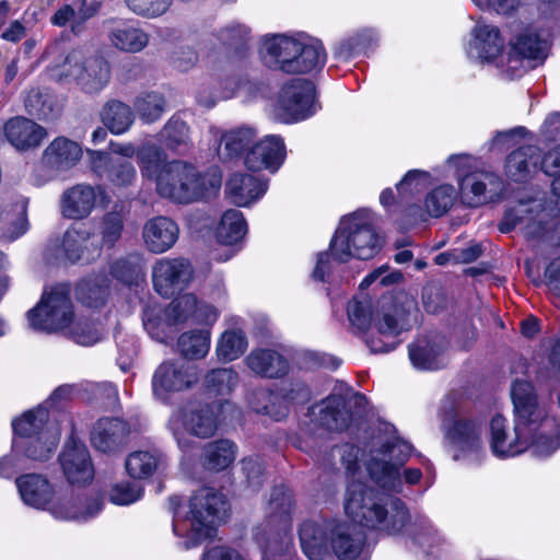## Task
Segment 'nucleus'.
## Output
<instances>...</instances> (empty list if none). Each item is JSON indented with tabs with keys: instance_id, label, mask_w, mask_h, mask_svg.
Returning a JSON list of instances; mask_svg holds the SVG:
<instances>
[{
	"instance_id": "41",
	"label": "nucleus",
	"mask_w": 560,
	"mask_h": 560,
	"mask_svg": "<svg viewBox=\"0 0 560 560\" xmlns=\"http://www.w3.org/2000/svg\"><path fill=\"white\" fill-rule=\"evenodd\" d=\"M410 522V513L406 503L396 497L387 498L386 512L381 513L380 523L373 529L386 533L387 535L399 534Z\"/></svg>"
},
{
	"instance_id": "6",
	"label": "nucleus",
	"mask_w": 560,
	"mask_h": 560,
	"mask_svg": "<svg viewBox=\"0 0 560 560\" xmlns=\"http://www.w3.org/2000/svg\"><path fill=\"white\" fill-rule=\"evenodd\" d=\"M221 179H207L195 165L182 160L168 162L162 172L156 187L158 194L178 203H190L203 198L208 186L220 187Z\"/></svg>"
},
{
	"instance_id": "22",
	"label": "nucleus",
	"mask_w": 560,
	"mask_h": 560,
	"mask_svg": "<svg viewBox=\"0 0 560 560\" xmlns=\"http://www.w3.org/2000/svg\"><path fill=\"white\" fill-rule=\"evenodd\" d=\"M3 135L18 151H28L37 149L47 138L48 132L34 120L16 116L3 125Z\"/></svg>"
},
{
	"instance_id": "58",
	"label": "nucleus",
	"mask_w": 560,
	"mask_h": 560,
	"mask_svg": "<svg viewBox=\"0 0 560 560\" xmlns=\"http://www.w3.org/2000/svg\"><path fill=\"white\" fill-rule=\"evenodd\" d=\"M456 191L451 185H441L428 194L424 205L431 217L444 215L454 205Z\"/></svg>"
},
{
	"instance_id": "34",
	"label": "nucleus",
	"mask_w": 560,
	"mask_h": 560,
	"mask_svg": "<svg viewBox=\"0 0 560 560\" xmlns=\"http://www.w3.org/2000/svg\"><path fill=\"white\" fill-rule=\"evenodd\" d=\"M504 40L497 26L478 24L472 30V39L469 43V51L476 52V57L482 61L495 59L503 50Z\"/></svg>"
},
{
	"instance_id": "64",
	"label": "nucleus",
	"mask_w": 560,
	"mask_h": 560,
	"mask_svg": "<svg viewBox=\"0 0 560 560\" xmlns=\"http://www.w3.org/2000/svg\"><path fill=\"white\" fill-rule=\"evenodd\" d=\"M103 506L98 498H93L86 505L85 511H79L74 506H66L61 503L54 504L50 509L51 514L60 520H88L95 516Z\"/></svg>"
},
{
	"instance_id": "45",
	"label": "nucleus",
	"mask_w": 560,
	"mask_h": 560,
	"mask_svg": "<svg viewBox=\"0 0 560 560\" xmlns=\"http://www.w3.org/2000/svg\"><path fill=\"white\" fill-rule=\"evenodd\" d=\"M160 135L164 147L175 153L184 154L191 148L189 127L177 117L170 118Z\"/></svg>"
},
{
	"instance_id": "16",
	"label": "nucleus",
	"mask_w": 560,
	"mask_h": 560,
	"mask_svg": "<svg viewBox=\"0 0 560 560\" xmlns=\"http://www.w3.org/2000/svg\"><path fill=\"white\" fill-rule=\"evenodd\" d=\"M485 423V418L479 416H459L446 429L445 438L460 452H478L482 445L481 435Z\"/></svg>"
},
{
	"instance_id": "62",
	"label": "nucleus",
	"mask_w": 560,
	"mask_h": 560,
	"mask_svg": "<svg viewBox=\"0 0 560 560\" xmlns=\"http://www.w3.org/2000/svg\"><path fill=\"white\" fill-rule=\"evenodd\" d=\"M412 540L422 549L439 546L442 541L438 530L424 516H418L412 525Z\"/></svg>"
},
{
	"instance_id": "31",
	"label": "nucleus",
	"mask_w": 560,
	"mask_h": 560,
	"mask_svg": "<svg viewBox=\"0 0 560 560\" xmlns=\"http://www.w3.org/2000/svg\"><path fill=\"white\" fill-rule=\"evenodd\" d=\"M267 182L250 174L235 173L226 182L225 192L231 201L245 207L265 195Z\"/></svg>"
},
{
	"instance_id": "40",
	"label": "nucleus",
	"mask_w": 560,
	"mask_h": 560,
	"mask_svg": "<svg viewBox=\"0 0 560 560\" xmlns=\"http://www.w3.org/2000/svg\"><path fill=\"white\" fill-rule=\"evenodd\" d=\"M294 506L293 491L284 485L275 486L268 501V521L287 527L291 523Z\"/></svg>"
},
{
	"instance_id": "26",
	"label": "nucleus",
	"mask_w": 560,
	"mask_h": 560,
	"mask_svg": "<svg viewBox=\"0 0 560 560\" xmlns=\"http://www.w3.org/2000/svg\"><path fill=\"white\" fill-rule=\"evenodd\" d=\"M335 521L305 520L299 527V538L303 552L310 560H320L328 549V535Z\"/></svg>"
},
{
	"instance_id": "15",
	"label": "nucleus",
	"mask_w": 560,
	"mask_h": 560,
	"mask_svg": "<svg viewBox=\"0 0 560 560\" xmlns=\"http://www.w3.org/2000/svg\"><path fill=\"white\" fill-rule=\"evenodd\" d=\"M502 189L500 177L492 173H470L459 182L462 201L470 208L492 200Z\"/></svg>"
},
{
	"instance_id": "35",
	"label": "nucleus",
	"mask_w": 560,
	"mask_h": 560,
	"mask_svg": "<svg viewBox=\"0 0 560 560\" xmlns=\"http://www.w3.org/2000/svg\"><path fill=\"white\" fill-rule=\"evenodd\" d=\"M549 43L540 34L526 31L517 36L509 52L508 62H518L521 59L528 61H544L547 58Z\"/></svg>"
},
{
	"instance_id": "51",
	"label": "nucleus",
	"mask_w": 560,
	"mask_h": 560,
	"mask_svg": "<svg viewBox=\"0 0 560 560\" xmlns=\"http://www.w3.org/2000/svg\"><path fill=\"white\" fill-rule=\"evenodd\" d=\"M110 275L126 285H137L144 277L142 260L138 255L117 259L110 266Z\"/></svg>"
},
{
	"instance_id": "55",
	"label": "nucleus",
	"mask_w": 560,
	"mask_h": 560,
	"mask_svg": "<svg viewBox=\"0 0 560 560\" xmlns=\"http://www.w3.org/2000/svg\"><path fill=\"white\" fill-rule=\"evenodd\" d=\"M67 335L78 345L92 346L103 338V328L91 319L78 318L68 325Z\"/></svg>"
},
{
	"instance_id": "57",
	"label": "nucleus",
	"mask_w": 560,
	"mask_h": 560,
	"mask_svg": "<svg viewBox=\"0 0 560 560\" xmlns=\"http://www.w3.org/2000/svg\"><path fill=\"white\" fill-rule=\"evenodd\" d=\"M429 174L423 171H409L397 184L398 202L409 205L410 200L420 195L428 185Z\"/></svg>"
},
{
	"instance_id": "23",
	"label": "nucleus",
	"mask_w": 560,
	"mask_h": 560,
	"mask_svg": "<svg viewBox=\"0 0 560 560\" xmlns=\"http://www.w3.org/2000/svg\"><path fill=\"white\" fill-rule=\"evenodd\" d=\"M446 345L445 337L440 334L421 336L408 347L410 361L419 370H439L445 365Z\"/></svg>"
},
{
	"instance_id": "2",
	"label": "nucleus",
	"mask_w": 560,
	"mask_h": 560,
	"mask_svg": "<svg viewBox=\"0 0 560 560\" xmlns=\"http://www.w3.org/2000/svg\"><path fill=\"white\" fill-rule=\"evenodd\" d=\"M229 511L225 495L209 487L198 489L189 500V512L183 521H174L173 530L177 536L186 535L190 544L197 546L211 537Z\"/></svg>"
},
{
	"instance_id": "21",
	"label": "nucleus",
	"mask_w": 560,
	"mask_h": 560,
	"mask_svg": "<svg viewBox=\"0 0 560 560\" xmlns=\"http://www.w3.org/2000/svg\"><path fill=\"white\" fill-rule=\"evenodd\" d=\"M81 158L82 149L78 142L57 137L43 151L42 164L55 176L74 167Z\"/></svg>"
},
{
	"instance_id": "61",
	"label": "nucleus",
	"mask_w": 560,
	"mask_h": 560,
	"mask_svg": "<svg viewBox=\"0 0 560 560\" xmlns=\"http://www.w3.org/2000/svg\"><path fill=\"white\" fill-rule=\"evenodd\" d=\"M196 295L183 294L174 299L165 310V316L171 325L184 324L190 318L194 319L196 311Z\"/></svg>"
},
{
	"instance_id": "30",
	"label": "nucleus",
	"mask_w": 560,
	"mask_h": 560,
	"mask_svg": "<svg viewBox=\"0 0 560 560\" xmlns=\"http://www.w3.org/2000/svg\"><path fill=\"white\" fill-rule=\"evenodd\" d=\"M247 368L264 378H281L288 374L289 361L280 352L269 348H258L245 358Z\"/></svg>"
},
{
	"instance_id": "42",
	"label": "nucleus",
	"mask_w": 560,
	"mask_h": 560,
	"mask_svg": "<svg viewBox=\"0 0 560 560\" xmlns=\"http://www.w3.org/2000/svg\"><path fill=\"white\" fill-rule=\"evenodd\" d=\"M127 211L125 205L115 203L110 211L106 212L100 222L98 233L101 241L97 240L100 246L112 248L121 237Z\"/></svg>"
},
{
	"instance_id": "53",
	"label": "nucleus",
	"mask_w": 560,
	"mask_h": 560,
	"mask_svg": "<svg viewBox=\"0 0 560 560\" xmlns=\"http://www.w3.org/2000/svg\"><path fill=\"white\" fill-rule=\"evenodd\" d=\"M77 298L90 307L102 306L108 295V285L105 278H90L82 280L75 289Z\"/></svg>"
},
{
	"instance_id": "33",
	"label": "nucleus",
	"mask_w": 560,
	"mask_h": 560,
	"mask_svg": "<svg viewBox=\"0 0 560 560\" xmlns=\"http://www.w3.org/2000/svg\"><path fill=\"white\" fill-rule=\"evenodd\" d=\"M542 155L538 147L524 145L510 153L505 161L508 177L517 183H523L541 166Z\"/></svg>"
},
{
	"instance_id": "8",
	"label": "nucleus",
	"mask_w": 560,
	"mask_h": 560,
	"mask_svg": "<svg viewBox=\"0 0 560 560\" xmlns=\"http://www.w3.org/2000/svg\"><path fill=\"white\" fill-rule=\"evenodd\" d=\"M72 317L71 300L65 291L58 289L43 295L40 302L27 312L30 326L46 332L66 329Z\"/></svg>"
},
{
	"instance_id": "60",
	"label": "nucleus",
	"mask_w": 560,
	"mask_h": 560,
	"mask_svg": "<svg viewBox=\"0 0 560 560\" xmlns=\"http://www.w3.org/2000/svg\"><path fill=\"white\" fill-rule=\"evenodd\" d=\"M348 318L351 325L360 331L366 330L372 323V300L363 294L354 296L348 303Z\"/></svg>"
},
{
	"instance_id": "25",
	"label": "nucleus",
	"mask_w": 560,
	"mask_h": 560,
	"mask_svg": "<svg viewBox=\"0 0 560 560\" xmlns=\"http://www.w3.org/2000/svg\"><path fill=\"white\" fill-rule=\"evenodd\" d=\"M366 542L364 532L355 525L334 522L329 545L339 560H354Z\"/></svg>"
},
{
	"instance_id": "49",
	"label": "nucleus",
	"mask_w": 560,
	"mask_h": 560,
	"mask_svg": "<svg viewBox=\"0 0 560 560\" xmlns=\"http://www.w3.org/2000/svg\"><path fill=\"white\" fill-rule=\"evenodd\" d=\"M179 352L189 360H198L207 355L210 349V330L201 328L184 332L177 342Z\"/></svg>"
},
{
	"instance_id": "37",
	"label": "nucleus",
	"mask_w": 560,
	"mask_h": 560,
	"mask_svg": "<svg viewBox=\"0 0 560 560\" xmlns=\"http://www.w3.org/2000/svg\"><path fill=\"white\" fill-rule=\"evenodd\" d=\"M248 405L256 413L267 416L273 421H281L289 415V405L279 392L255 389L248 397Z\"/></svg>"
},
{
	"instance_id": "27",
	"label": "nucleus",
	"mask_w": 560,
	"mask_h": 560,
	"mask_svg": "<svg viewBox=\"0 0 560 560\" xmlns=\"http://www.w3.org/2000/svg\"><path fill=\"white\" fill-rule=\"evenodd\" d=\"M300 40L284 35H272L266 38L262 47L265 63L270 69L294 74L288 63H295L299 56Z\"/></svg>"
},
{
	"instance_id": "52",
	"label": "nucleus",
	"mask_w": 560,
	"mask_h": 560,
	"mask_svg": "<svg viewBox=\"0 0 560 560\" xmlns=\"http://www.w3.org/2000/svg\"><path fill=\"white\" fill-rule=\"evenodd\" d=\"M256 133L254 129L241 127L229 130L221 136V145L230 159L237 158L254 143Z\"/></svg>"
},
{
	"instance_id": "36",
	"label": "nucleus",
	"mask_w": 560,
	"mask_h": 560,
	"mask_svg": "<svg viewBox=\"0 0 560 560\" xmlns=\"http://www.w3.org/2000/svg\"><path fill=\"white\" fill-rule=\"evenodd\" d=\"M237 445L229 439H219L208 442L202 447L201 465L209 471H222L235 460Z\"/></svg>"
},
{
	"instance_id": "3",
	"label": "nucleus",
	"mask_w": 560,
	"mask_h": 560,
	"mask_svg": "<svg viewBox=\"0 0 560 560\" xmlns=\"http://www.w3.org/2000/svg\"><path fill=\"white\" fill-rule=\"evenodd\" d=\"M236 412L235 405L230 400L211 404L190 402L178 415L170 419L168 428L178 447L188 451L192 446V441L186 433L199 439L211 438L217 432L219 424L228 417H234Z\"/></svg>"
},
{
	"instance_id": "14",
	"label": "nucleus",
	"mask_w": 560,
	"mask_h": 560,
	"mask_svg": "<svg viewBox=\"0 0 560 560\" xmlns=\"http://www.w3.org/2000/svg\"><path fill=\"white\" fill-rule=\"evenodd\" d=\"M314 421L328 431H343L352 422L351 397L330 394L312 409Z\"/></svg>"
},
{
	"instance_id": "9",
	"label": "nucleus",
	"mask_w": 560,
	"mask_h": 560,
	"mask_svg": "<svg viewBox=\"0 0 560 560\" xmlns=\"http://www.w3.org/2000/svg\"><path fill=\"white\" fill-rule=\"evenodd\" d=\"M387 498L363 482L352 481L347 487L345 511L353 522L372 528L386 512Z\"/></svg>"
},
{
	"instance_id": "24",
	"label": "nucleus",
	"mask_w": 560,
	"mask_h": 560,
	"mask_svg": "<svg viewBox=\"0 0 560 560\" xmlns=\"http://www.w3.org/2000/svg\"><path fill=\"white\" fill-rule=\"evenodd\" d=\"M178 236V224L173 219L164 215L149 219L142 229L144 245L153 254H163L171 249L177 242Z\"/></svg>"
},
{
	"instance_id": "46",
	"label": "nucleus",
	"mask_w": 560,
	"mask_h": 560,
	"mask_svg": "<svg viewBox=\"0 0 560 560\" xmlns=\"http://www.w3.org/2000/svg\"><path fill=\"white\" fill-rule=\"evenodd\" d=\"M366 468L371 479L382 489L390 492H400L402 490L399 467L396 465L382 459L371 458Z\"/></svg>"
},
{
	"instance_id": "56",
	"label": "nucleus",
	"mask_w": 560,
	"mask_h": 560,
	"mask_svg": "<svg viewBox=\"0 0 560 560\" xmlns=\"http://www.w3.org/2000/svg\"><path fill=\"white\" fill-rule=\"evenodd\" d=\"M247 348V339L241 330H228L222 334L218 346L219 360L230 362L240 358Z\"/></svg>"
},
{
	"instance_id": "11",
	"label": "nucleus",
	"mask_w": 560,
	"mask_h": 560,
	"mask_svg": "<svg viewBox=\"0 0 560 560\" xmlns=\"http://www.w3.org/2000/svg\"><path fill=\"white\" fill-rule=\"evenodd\" d=\"M65 74L73 78L85 93L103 90L110 78L108 62L101 56L84 57L81 50H72L66 57Z\"/></svg>"
},
{
	"instance_id": "39",
	"label": "nucleus",
	"mask_w": 560,
	"mask_h": 560,
	"mask_svg": "<svg viewBox=\"0 0 560 560\" xmlns=\"http://www.w3.org/2000/svg\"><path fill=\"white\" fill-rule=\"evenodd\" d=\"M108 38L115 48L127 52H139L149 43L148 34L128 22H119L113 26Z\"/></svg>"
},
{
	"instance_id": "1",
	"label": "nucleus",
	"mask_w": 560,
	"mask_h": 560,
	"mask_svg": "<svg viewBox=\"0 0 560 560\" xmlns=\"http://www.w3.org/2000/svg\"><path fill=\"white\" fill-rule=\"evenodd\" d=\"M514 409V434L506 432V419H491V450L498 457L515 456L532 447L537 457H548L560 447V420L548 417L538 404L534 385L516 380L511 387Z\"/></svg>"
},
{
	"instance_id": "7",
	"label": "nucleus",
	"mask_w": 560,
	"mask_h": 560,
	"mask_svg": "<svg viewBox=\"0 0 560 560\" xmlns=\"http://www.w3.org/2000/svg\"><path fill=\"white\" fill-rule=\"evenodd\" d=\"M417 304L412 299L383 298L380 313L374 327L380 337H369L366 345L373 353H386L394 350L402 331L412 328V318L417 313Z\"/></svg>"
},
{
	"instance_id": "63",
	"label": "nucleus",
	"mask_w": 560,
	"mask_h": 560,
	"mask_svg": "<svg viewBox=\"0 0 560 560\" xmlns=\"http://www.w3.org/2000/svg\"><path fill=\"white\" fill-rule=\"evenodd\" d=\"M372 38L369 34H355L341 40L334 50L335 58L339 60H349L357 55L365 52L371 47Z\"/></svg>"
},
{
	"instance_id": "44",
	"label": "nucleus",
	"mask_w": 560,
	"mask_h": 560,
	"mask_svg": "<svg viewBox=\"0 0 560 560\" xmlns=\"http://www.w3.org/2000/svg\"><path fill=\"white\" fill-rule=\"evenodd\" d=\"M28 230L26 205H15L10 210L0 211V238L13 242Z\"/></svg>"
},
{
	"instance_id": "28",
	"label": "nucleus",
	"mask_w": 560,
	"mask_h": 560,
	"mask_svg": "<svg viewBox=\"0 0 560 560\" xmlns=\"http://www.w3.org/2000/svg\"><path fill=\"white\" fill-rule=\"evenodd\" d=\"M195 382L184 364L165 361L155 370L152 378L153 393L163 398L167 393L189 388Z\"/></svg>"
},
{
	"instance_id": "4",
	"label": "nucleus",
	"mask_w": 560,
	"mask_h": 560,
	"mask_svg": "<svg viewBox=\"0 0 560 560\" xmlns=\"http://www.w3.org/2000/svg\"><path fill=\"white\" fill-rule=\"evenodd\" d=\"M382 247V237L375 231L370 214L358 211L343 217L330 241L329 252L338 262L350 258H373Z\"/></svg>"
},
{
	"instance_id": "59",
	"label": "nucleus",
	"mask_w": 560,
	"mask_h": 560,
	"mask_svg": "<svg viewBox=\"0 0 560 560\" xmlns=\"http://www.w3.org/2000/svg\"><path fill=\"white\" fill-rule=\"evenodd\" d=\"M135 107L144 122H154L165 112V97L158 92H150L137 97Z\"/></svg>"
},
{
	"instance_id": "32",
	"label": "nucleus",
	"mask_w": 560,
	"mask_h": 560,
	"mask_svg": "<svg viewBox=\"0 0 560 560\" xmlns=\"http://www.w3.org/2000/svg\"><path fill=\"white\" fill-rule=\"evenodd\" d=\"M23 502L36 509H44L54 497V489L47 478L39 474H25L15 479Z\"/></svg>"
},
{
	"instance_id": "43",
	"label": "nucleus",
	"mask_w": 560,
	"mask_h": 560,
	"mask_svg": "<svg viewBox=\"0 0 560 560\" xmlns=\"http://www.w3.org/2000/svg\"><path fill=\"white\" fill-rule=\"evenodd\" d=\"M104 126L115 135L126 132L135 120L131 107L120 101H108L101 112Z\"/></svg>"
},
{
	"instance_id": "50",
	"label": "nucleus",
	"mask_w": 560,
	"mask_h": 560,
	"mask_svg": "<svg viewBox=\"0 0 560 560\" xmlns=\"http://www.w3.org/2000/svg\"><path fill=\"white\" fill-rule=\"evenodd\" d=\"M299 48L295 63H288V68L294 70V73H306L325 65L326 52L320 42L314 40L310 44L300 42Z\"/></svg>"
},
{
	"instance_id": "48",
	"label": "nucleus",
	"mask_w": 560,
	"mask_h": 560,
	"mask_svg": "<svg viewBox=\"0 0 560 560\" xmlns=\"http://www.w3.org/2000/svg\"><path fill=\"white\" fill-rule=\"evenodd\" d=\"M161 454L156 451H136L125 462L128 475L133 479H147L158 469Z\"/></svg>"
},
{
	"instance_id": "18",
	"label": "nucleus",
	"mask_w": 560,
	"mask_h": 560,
	"mask_svg": "<svg viewBox=\"0 0 560 560\" xmlns=\"http://www.w3.org/2000/svg\"><path fill=\"white\" fill-rule=\"evenodd\" d=\"M59 460L70 483H86L93 479L94 470L84 443L70 439L59 455Z\"/></svg>"
},
{
	"instance_id": "10",
	"label": "nucleus",
	"mask_w": 560,
	"mask_h": 560,
	"mask_svg": "<svg viewBox=\"0 0 560 560\" xmlns=\"http://www.w3.org/2000/svg\"><path fill=\"white\" fill-rule=\"evenodd\" d=\"M315 86L312 81L295 78L280 90L276 104V114L283 122L303 120L313 114Z\"/></svg>"
},
{
	"instance_id": "29",
	"label": "nucleus",
	"mask_w": 560,
	"mask_h": 560,
	"mask_svg": "<svg viewBox=\"0 0 560 560\" xmlns=\"http://www.w3.org/2000/svg\"><path fill=\"white\" fill-rule=\"evenodd\" d=\"M105 194L101 186L78 184L62 195V213L66 218L80 220L86 218L95 207L96 196Z\"/></svg>"
},
{
	"instance_id": "20",
	"label": "nucleus",
	"mask_w": 560,
	"mask_h": 560,
	"mask_svg": "<svg viewBox=\"0 0 560 560\" xmlns=\"http://www.w3.org/2000/svg\"><path fill=\"white\" fill-rule=\"evenodd\" d=\"M285 156V147L279 136H266L262 140L253 143L245 155V165L248 170L257 172L270 170L276 172Z\"/></svg>"
},
{
	"instance_id": "12",
	"label": "nucleus",
	"mask_w": 560,
	"mask_h": 560,
	"mask_svg": "<svg viewBox=\"0 0 560 560\" xmlns=\"http://www.w3.org/2000/svg\"><path fill=\"white\" fill-rule=\"evenodd\" d=\"M192 277V265L183 257L160 259L152 270L154 289L163 298H171L186 289Z\"/></svg>"
},
{
	"instance_id": "54",
	"label": "nucleus",
	"mask_w": 560,
	"mask_h": 560,
	"mask_svg": "<svg viewBox=\"0 0 560 560\" xmlns=\"http://www.w3.org/2000/svg\"><path fill=\"white\" fill-rule=\"evenodd\" d=\"M240 377L231 368L211 370L205 377L207 392L213 395H229L238 385Z\"/></svg>"
},
{
	"instance_id": "5",
	"label": "nucleus",
	"mask_w": 560,
	"mask_h": 560,
	"mask_svg": "<svg viewBox=\"0 0 560 560\" xmlns=\"http://www.w3.org/2000/svg\"><path fill=\"white\" fill-rule=\"evenodd\" d=\"M49 413L42 406L26 411L12 422L14 434L12 450L23 452L32 460H47L58 444V433L48 427Z\"/></svg>"
},
{
	"instance_id": "38",
	"label": "nucleus",
	"mask_w": 560,
	"mask_h": 560,
	"mask_svg": "<svg viewBox=\"0 0 560 560\" xmlns=\"http://www.w3.org/2000/svg\"><path fill=\"white\" fill-rule=\"evenodd\" d=\"M137 162L141 175L159 185L160 176L166 168L167 154L163 148L155 143L147 142L137 149Z\"/></svg>"
},
{
	"instance_id": "17",
	"label": "nucleus",
	"mask_w": 560,
	"mask_h": 560,
	"mask_svg": "<svg viewBox=\"0 0 560 560\" xmlns=\"http://www.w3.org/2000/svg\"><path fill=\"white\" fill-rule=\"evenodd\" d=\"M130 425L120 418H101L91 432L92 445L100 452L110 454L120 451L128 442Z\"/></svg>"
},
{
	"instance_id": "13",
	"label": "nucleus",
	"mask_w": 560,
	"mask_h": 560,
	"mask_svg": "<svg viewBox=\"0 0 560 560\" xmlns=\"http://www.w3.org/2000/svg\"><path fill=\"white\" fill-rule=\"evenodd\" d=\"M62 248L71 262L90 264L101 255L97 238L86 223L74 224L65 232Z\"/></svg>"
},
{
	"instance_id": "19",
	"label": "nucleus",
	"mask_w": 560,
	"mask_h": 560,
	"mask_svg": "<svg viewBox=\"0 0 560 560\" xmlns=\"http://www.w3.org/2000/svg\"><path fill=\"white\" fill-rule=\"evenodd\" d=\"M91 168L100 177L117 187L131 185L136 179V168L131 162L115 158L103 151H91Z\"/></svg>"
},
{
	"instance_id": "47",
	"label": "nucleus",
	"mask_w": 560,
	"mask_h": 560,
	"mask_svg": "<svg viewBox=\"0 0 560 560\" xmlns=\"http://www.w3.org/2000/svg\"><path fill=\"white\" fill-rule=\"evenodd\" d=\"M247 233V223L243 213L237 209L226 210L217 228L218 241L225 245H233Z\"/></svg>"
}]
</instances>
